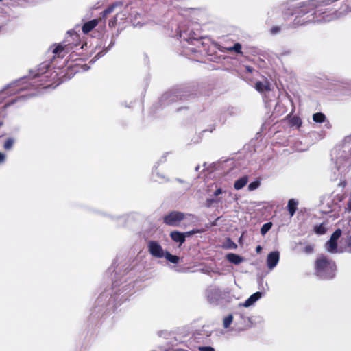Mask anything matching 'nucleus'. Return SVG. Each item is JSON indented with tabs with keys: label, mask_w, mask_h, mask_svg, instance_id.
<instances>
[{
	"label": "nucleus",
	"mask_w": 351,
	"mask_h": 351,
	"mask_svg": "<svg viewBox=\"0 0 351 351\" xmlns=\"http://www.w3.org/2000/svg\"><path fill=\"white\" fill-rule=\"evenodd\" d=\"M317 276L323 279H331L335 276L336 265L328 257L319 256L315 264Z\"/></svg>",
	"instance_id": "f257e3e1"
},
{
	"label": "nucleus",
	"mask_w": 351,
	"mask_h": 351,
	"mask_svg": "<svg viewBox=\"0 0 351 351\" xmlns=\"http://www.w3.org/2000/svg\"><path fill=\"white\" fill-rule=\"evenodd\" d=\"M191 215H185L180 212H172L165 217L164 221L166 224L172 226H178L184 219L191 218Z\"/></svg>",
	"instance_id": "f03ea898"
},
{
	"label": "nucleus",
	"mask_w": 351,
	"mask_h": 351,
	"mask_svg": "<svg viewBox=\"0 0 351 351\" xmlns=\"http://www.w3.org/2000/svg\"><path fill=\"white\" fill-rule=\"evenodd\" d=\"M147 250L154 257L162 258L165 256V251L158 241H149L147 243Z\"/></svg>",
	"instance_id": "7ed1b4c3"
},
{
	"label": "nucleus",
	"mask_w": 351,
	"mask_h": 351,
	"mask_svg": "<svg viewBox=\"0 0 351 351\" xmlns=\"http://www.w3.org/2000/svg\"><path fill=\"white\" fill-rule=\"evenodd\" d=\"M341 235V230L337 229L331 236L330 240L326 243V250L331 253L338 252L337 241Z\"/></svg>",
	"instance_id": "20e7f679"
},
{
	"label": "nucleus",
	"mask_w": 351,
	"mask_h": 351,
	"mask_svg": "<svg viewBox=\"0 0 351 351\" xmlns=\"http://www.w3.org/2000/svg\"><path fill=\"white\" fill-rule=\"evenodd\" d=\"M280 254L277 251L270 252L267 258V263L269 269H274L279 261Z\"/></svg>",
	"instance_id": "39448f33"
},
{
	"label": "nucleus",
	"mask_w": 351,
	"mask_h": 351,
	"mask_svg": "<svg viewBox=\"0 0 351 351\" xmlns=\"http://www.w3.org/2000/svg\"><path fill=\"white\" fill-rule=\"evenodd\" d=\"M262 297L261 292H256L252 294L247 300H246L243 304H240L239 306L243 307H249L253 305L257 300H258Z\"/></svg>",
	"instance_id": "423d86ee"
},
{
	"label": "nucleus",
	"mask_w": 351,
	"mask_h": 351,
	"mask_svg": "<svg viewBox=\"0 0 351 351\" xmlns=\"http://www.w3.org/2000/svg\"><path fill=\"white\" fill-rule=\"evenodd\" d=\"M298 205V200H296L295 199H291L289 200L288 204H287V209H288V211H289L291 217L294 215V214L297 210Z\"/></svg>",
	"instance_id": "0eeeda50"
},
{
	"label": "nucleus",
	"mask_w": 351,
	"mask_h": 351,
	"mask_svg": "<svg viewBox=\"0 0 351 351\" xmlns=\"http://www.w3.org/2000/svg\"><path fill=\"white\" fill-rule=\"evenodd\" d=\"M171 237L175 242H178L180 245L185 241V234L178 231L172 232L171 233Z\"/></svg>",
	"instance_id": "6e6552de"
},
{
	"label": "nucleus",
	"mask_w": 351,
	"mask_h": 351,
	"mask_svg": "<svg viewBox=\"0 0 351 351\" xmlns=\"http://www.w3.org/2000/svg\"><path fill=\"white\" fill-rule=\"evenodd\" d=\"M98 24L97 20H92L86 23L82 27V31L84 33L87 34L95 28Z\"/></svg>",
	"instance_id": "1a4fd4ad"
},
{
	"label": "nucleus",
	"mask_w": 351,
	"mask_h": 351,
	"mask_svg": "<svg viewBox=\"0 0 351 351\" xmlns=\"http://www.w3.org/2000/svg\"><path fill=\"white\" fill-rule=\"evenodd\" d=\"M248 182L247 176H243L239 179H238L234 184V187L236 190H240L243 188Z\"/></svg>",
	"instance_id": "9d476101"
},
{
	"label": "nucleus",
	"mask_w": 351,
	"mask_h": 351,
	"mask_svg": "<svg viewBox=\"0 0 351 351\" xmlns=\"http://www.w3.org/2000/svg\"><path fill=\"white\" fill-rule=\"evenodd\" d=\"M226 258L230 263L236 265L241 263L243 261L242 257L233 253L227 254Z\"/></svg>",
	"instance_id": "9b49d317"
},
{
	"label": "nucleus",
	"mask_w": 351,
	"mask_h": 351,
	"mask_svg": "<svg viewBox=\"0 0 351 351\" xmlns=\"http://www.w3.org/2000/svg\"><path fill=\"white\" fill-rule=\"evenodd\" d=\"M256 89L259 92H263L265 90H267L269 89V83L267 82H256Z\"/></svg>",
	"instance_id": "f8f14e48"
},
{
	"label": "nucleus",
	"mask_w": 351,
	"mask_h": 351,
	"mask_svg": "<svg viewBox=\"0 0 351 351\" xmlns=\"http://www.w3.org/2000/svg\"><path fill=\"white\" fill-rule=\"evenodd\" d=\"M313 120L316 123H324L326 121V116L322 112L313 114Z\"/></svg>",
	"instance_id": "ddd939ff"
},
{
	"label": "nucleus",
	"mask_w": 351,
	"mask_h": 351,
	"mask_svg": "<svg viewBox=\"0 0 351 351\" xmlns=\"http://www.w3.org/2000/svg\"><path fill=\"white\" fill-rule=\"evenodd\" d=\"M315 14H316V17L317 18V21L319 22H321V21L328 22V21H330L337 18V16L335 14L324 15L322 19L318 18V16H317L318 14L317 12L315 13Z\"/></svg>",
	"instance_id": "4468645a"
},
{
	"label": "nucleus",
	"mask_w": 351,
	"mask_h": 351,
	"mask_svg": "<svg viewBox=\"0 0 351 351\" xmlns=\"http://www.w3.org/2000/svg\"><path fill=\"white\" fill-rule=\"evenodd\" d=\"M164 257H165L167 260L172 263H178L179 261L178 256L172 255L168 252H165Z\"/></svg>",
	"instance_id": "2eb2a0df"
},
{
	"label": "nucleus",
	"mask_w": 351,
	"mask_h": 351,
	"mask_svg": "<svg viewBox=\"0 0 351 351\" xmlns=\"http://www.w3.org/2000/svg\"><path fill=\"white\" fill-rule=\"evenodd\" d=\"M314 230L316 234H324L326 232L327 228L324 223H322L319 226H315Z\"/></svg>",
	"instance_id": "dca6fc26"
},
{
	"label": "nucleus",
	"mask_w": 351,
	"mask_h": 351,
	"mask_svg": "<svg viewBox=\"0 0 351 351\" xmlns=\"http://www.w3.org/2000/svg\"><path fill=\"white\" fill-rule=\"evenodd\" d=\"M118 5H121V3H115L113 5L108 7L107 9H106L102 12V16L104 17L106 16L108 14H110L112 12H113L114 9L117 7Z\"/></svg>",
	"instance_id": "f3484780"
},
{
	"label": "nucleus",
	"mask_w": 351,
	"mask_h": 351,
	"mask_svg": "<svg viewBox=\"0 0 351 351\" xmlns=\"http://www.w3.org/2000/svg\"><path fill=\"white\" fill-rule=\"evenodd\" d=\"M233 321V317L232 315H229L228 316L224 317L223 319V327L225 328H228L230 324L232 323Z\"/></svg>",
	"instance_id": "a211bd4d"
},
{
	"label": "nucleus",
	"mask_w": 351,
	"mask_h": 351,
	"mask_svg": "<svg viewBox=\"0 0 351 351\" xmlns=\"http://www.w3.org/2000/svg\"><path fill=\"white\" fill-rule=\"evenodd\" d=\"M272 223L271 222L265 223L261 229V232L263 235H265L271 228Z\"/></svg>",
	"instance_id": "6ab92c4d"
},
{
	"label": "nucleus",
	"mask_w": 351,
	"mask_h": 351,
	"mask_svg": "<svg viewBox=\"0 0 351 351\" xmlns=\"http://www.w3.org/2000/svg\"><path fill=\"white\" fill-rule=\"evenodd\" d=\"M227 50L229 51H234L237 53H241V45L239 43H236L233 47H230L227 48Z\"/></svg>",
	"instance_id": "aec40b11"
},
{
	"label": "nucleus",
	"mask_w": 351,
	"mask_h": 351,
	"mask_svg": "<svg viewBox=\"0 0 351 351\" xmlns=\"http://www.w3.org/2000/svg\"><path fill=\"white\" fill-rule=\"evenodd\" d=\"M259 186H260V182L259 181H254V182H251L248 185V189L250 191H254V190L256 189L257 188H258Z\"/></svg>",
	"instance_id": "412c9836"
},
{
	"label": "nucleus",
	"mask_w": 351,
	"mask_h": 351,
	"mask_svg": "<svg viewBox=\"0 0 351 351\" xmlns=\"http://www.w3.org/2000/svg\"><path fill=\"white\" fill-rule=\"evenodd\" d=\"M64 49V47L61 45H59L53 49V53L54 54L60 55Z\"/></svg>",
	"instance_id": "4be33fe9"
},
{
	"label": "nucleus",
	"mask_w": 351,
	"mask_h": 351,
	"mask_svg": "<svg viewBox=\"0 0 351 351\" xmlns=\"http://www.w3.org/2000/svg\"><path fill=\"white\" fill-rule=\"evenodd\" d=\"M14 142V140L12 138L6 140V141L4 143V148L5 149H10L12 147Z\"/></svg>",
	"instance_id": "5701e85b"
},
{
	"label": "nucleus",
	"mask_w": 351,
	"mask_h": 351,
	"mask_svg": "<svg viewBox=\"0 0 351 351\" xmlns=\"http://www.w3.org/2000/svg\"><path fill=\"white\" fill-rule=\"evenodd\" d=\"M198 350L199 351H215V350L211 346H199Z\"/></svg>",
	"instance_id": "b1692460"
},
{
	"label": "nucleus",
	"mask_w": 351,
	"mask_h": 351,
	"mask_svg": "<svg viewBox=\"0 0 351 351\" xmlns=\"http://www.w3.org/2000/svg\"><path fill=\"white\" fill-rule=\"evenodd\" d=\"M198 232H201V231L199 230H193L192 231L186 232L182 233V234H185V238H186V237L191 236L193 234L198 233Z\"/></svg>",
	"instance_id": "393cba45"
},
{
	"label": "nucleus",
	"mask_w": 351,
	"mask_h": 351,
	"mask_svg": "<svg viewBox=\"0 0 351 351\" xmlns=\"http://www.w3.org/2000/svg\"><path fill=\"white\" fill-rule=\"evenodd\" d=\"M6 160V155L4 153L0 152V164H3Z\"/></svg>",
	"instance_id": "a878e982"
},
{
	"label": "nucleus",
	"mask_w": 351,
	"mask_h": 351,
	"mask_svg": "<svg viewBox=\"0 0 351 351\" xmlns=\"http://www.w3.org/2000/svg\"><path fill=\"white\" fill-rule=\"evenodd\" d=\"M223 193H226V191H223L221 189H217L215 193H214V195L215 196H218L220 194H222Z\"/></svg>",
	"instance_id": "bb28decb"
},
{
	"label": "nucleus",
	"mask_w": 351,
	"mask_h": 351,
	"mask_svg": "<svg viewBox=\"0 0 351 351\" xmlns=\"http://www.w3.org/2000/svg\"><path fill=\"white\" fill-rule=\"evenodd\" d=\"M292 120H293V124L298 125H300V119L298 118L293 117Z\"/></svg>",
	"instance_id": "cd10ccee"
},
{
	"label": "nucleus",
	"mask_w": 351,
	"mask_h": 351,
	"mask_svg": "<svg viewBox=\"0 0 351 351\" xmlns=\"http://www.w3.org/2000/svg\"><path fill=\"white\" fill-rule=\"evenodd\" d=\"M346 210L348 212H350L351 211V198H350V199L348 201V206H347V208H346Z\"/></svg>",
	"instance_id": "c85d7f7f"
},
{
	"label": "nucleus",
	"mask_w": 351,
	"mask_h": 351,
	"mask_svg": "<svg viewBox=\"0 0 351 351\" xmlns=\"http://www.w3.org/2000/svg\"><path fill=\"white\" fill-rule=\"evenodd\" d=\"M347 243H348V246L351 248V236L348 237Z\"/></svg>",
	"instance_id": "c756f323"
},
{
	"label": "nucleus",
	"mask_w": 351,
	"mask_h": 351,
	"mask_svg": "<svg viewBox=\"0 0 351 351\" xmlns=\"http://www.w3.org/2000/svg\"><path fill=\"white\" fill-rule=\"evenodd\" d=\"M229 243H230V244L229 245V247H232V248H235L237 247V245L234 243H232V241H230V240L228 241Z\"/></svg>",
	"instance_id": "7c9ffc66"
},
{
	"label": "nucleus",
	"mask_w": 351,
	"mask_h": 351,
	"mask_svg": "<svg viewBox=\"0 0 351 351\" xmlns=\"http://www.w3.org/2000/svg\"><path fill=\"white\" fill-rule=\"evenodd\" d=\"M278 28H277V27H274V28L271 29V32L273 34H275V33L278 32Z\"/></svg>",
	"instance_id": "2f4dec72"
},
{
	"label": "nucleus",
	"mask_w": 351,
	"mask_h": 351,
	"mask_svg": "<svg viewBox=\"0 0 351 351\" xmlns=\"http://www.w3.org/2000/svg\"><path fill=\"white\" fill-rule=\"evenodd\" d=\"M82 69H83L84 71H86L88 69V67L87 66V65L84 64L82 66Z\"/></svg>",
	"instance_id": "473e14b6"
},
{
	"label": "nucleus",
	"mask_w": 351,
	"mask_h": 351,
	"mask_svg": "<svg viewBox=\"0 0 351 351\" xmlns=\"http://www.w3.org/2000/svg\"><path fill=\"white\" fill-rule=\"evenodd\" d=\"M208 300H209L211 302H213L214 301V300L211 298V296H210V295L209 293L208 294Z\"/></svg>",
	"instance_id": "72a5a7b5"
},
{
	"label": "nucleus",
	"mask_w": 351,
	"mask_h": 351,
	"mask_svg": "<svg viewBox=\"0 0 351 351\" xmlns=\"http://www.w3.org/2000/svg\"><path fill=\"white\" fill-rule=\"evenodd\" d=\"M261 250V246H259V245H258V246H257V247H256V251H257L258 252H259Z\"/></svg>",
	"instance_id": "f704fd0d"
},
{
	"label": "nucleus",
	"mask_w": 351,
	"mask_h": 351,
	"mask_svg": "<svg viewBox=\"0 0 351 351\" xmlns=\"http://www.w3.org/2000/svg\"><path fill=\"white\" fill-rule=\"evenodd\" d=\"M246 69L249 72H252V69L250 67L247 66Z\"/></svg>",
	"instance_id": "c9c22d12"
},
{
	"label": "nucleus",
	"mask_w": 351,
	"mask_h": 351,
	"mask_svg": "<svg viewBox=\"0 0 351 351\" xmlns=\"http://www.w3.org/2000/svg\"><path fill=\"white\" fill-rule=\"evenodd\" d=\"M319 14H324L323 12H320V10H318Z\"/></svg>",
	"instance_id": "e433bc0d"
}]
</instances>
